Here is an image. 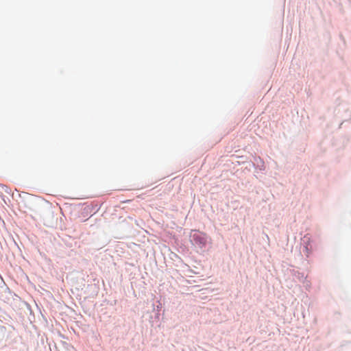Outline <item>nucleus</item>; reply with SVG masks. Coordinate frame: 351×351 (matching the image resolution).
Returning <instances> with one entry per match:
<instances>
[{
    "label": "nucleus",
    "mask_w": 351,
    "mask_h": 351,
    "mask_svg": "<svg viewBox=\"0 0 351 351\" xmlns=\"http://www.w3.org/2000/svg\"><path fill=\"white\" fill-rule=\"evenodd\" d=\"M192 240L194 243L200 247L204 246L207 242L206 234L200 232H195L192 235Z\"/></svg>",
    "instance_id": "obj_1"
},
{
    "label": "nucleus",
    "mask_w": 351,
    "mask_h": 351,
    "mask_svg": "<svg viewBox=\"0 0 351 351\" xmlns=\"http://www.w3.org/2000/svg\"><path fill=\"white\" fill-rule=\"evenodd\" d=\"M21 195L18 191H16L15 193H12L11 190L7 186L0 184V197H9L10 196L14 197L17 196L21 197Z\"/></svg>",
    "instance_id": "obj_2"
}]
</instances>
